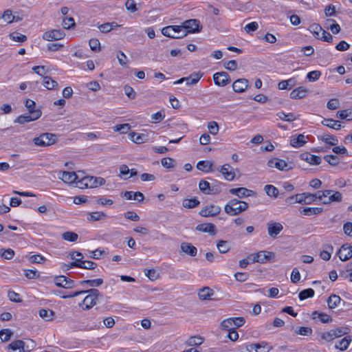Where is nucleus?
Returning a JSON list of instances; mask_svg holds the SVG:
<instances>
[{"label": "nucleus", "instance_id": "nucleus-1", "mask_svg": "<svg viewBox=\"0 0 352 352\" xmlns=\"http://www.w3.org/2000/svg\"><path fill=\"white\" fill-rule=\"evenodd\" d=\"M324 196V192L309 193L303 192L300 194H296L295 196H290L287 197V204H292L295 203H299L301 204L309 205L316 202H318V199H321L319 195Z\"/></svg>", "mask_w": 352, "mask_h": 352}, {"label": "nucleus", "instance_id": "nucleus-2", "mask_svg": "<svg viewBox=\"0 0 352 352\" xmlns=\"http://www.w3.org/2000/svg\"><path fill=\"white\" fill-rule=\"evenodd\" d=\"M248 208V203L236 199L230 200L224 206L225 212L230 216L238 215L245 211Z\"/></svg>", "mask_w": 352, "mask_h": 352}, {"label": "nucleus", "instance_id": "nucleus-3", "mask_svg": "<svg viewBox=\"0 0 352 352\" xmlns=\"http://www.w3.org/2000/svg\"><path fill=\"white\" fill-rule=\"evenodd\" d=\"M83 292H85V294H88L85 297L82 302L79 303V305L80 306L82 304H83L85 305L83 309L89 310L96 305L100 293L98 289L94 288L83 290Z\"/></svg>", "mask_w": 352, "mask_h": 352}, {"label": "nucleus", "instance_id": "nucleus-4", "mask_svg": "<svg viewBox=\"0 0 352 352\" xmlns=\"http://www.w3.org/2000/svg\"><path fill=\"white\" fill-rule=\"evenodd\" d=\"M56 142V135L50 133H43L33 139L34 144L38 146H48L55 144Z\"/></svg>", "mask_w": 352, "mask_h": 352}, {"label": "nucleus", "instance_id": "nucleus-5", "mask_svg": "<svg viewBox=\"0 0 352 352\" xmlns=\"http://www.w3.org/2000/svg\"><path fill=\"white\" fill-rule=\"evenodd\" d=\"M79 188H96L105 184V179L102 177H85L78 181Z\"/></svg>", "mask_w": 352, "mask_h": 352}, {"label": "nucleus", "instance_id": "nucleus-6", "mask_svg": "<svg viewBox=\"0 0 352 352\" xmlns=\"http://www.w3.org/2000/svg\"><path fill=\"white\" fill-rule=\"evenodd\" d=\"M182 30L186 31L182 34V36H186L188 33L199 32L201 30L202 26L198 19H189L183 23Z\"/></svg>", "mask_w": 352, "mask_h": 352}, {"label": "nucleus", "instance_id": "nucleus-7", "mask_svg": "<svg viewBox=\"0 0 352 352\" xmlns=\"http://www.w3.org/2000/svg\"><path fill=\"white\" fill-rule=\"evenodd\" d=\"M41 111L40 109H37L36 111H30V113H29L28 114L19 116L14 122L23 124L31 121L36 120L41 116Z\"/></svg>", "mask_w": 352, "mask_h": 352}, {"label": "nucleus", "instance_id": "nucleus-8", "mask_svg": "<svg viewBox=\"0 0 352 352\" xmlns=\"http://www.w3.org/2000/svg\"><path fill=\"white\" fill-rule=\"evenodd\" d=\"M220 206L214 204L207 205L204 207L199 212V215L204 217H213L221 212Z\"/></svg>", "mask_w": 352, "mask_h": 352}, {"label": "nucleus", "instance_id": "nucleus-9", "mask_svg": "<svg viewBox=\"0 0 352 352\" xmlns=\"http://www.w3.org/2000/svg\"><path fill=\"white\" fill-rule=\"evenodd\" d=\"M54 282L57 287L65 289H72L76 287L75 281L65 276H56Z\"/></svg>", "mask_w": 352, "mask_h": 352}, {"label": "nucleus", "instance_id": "nucleus-10", "mask_svg": "<svg viewBox=\"0 0 352 352\" xmlns=\"http://www.w3.org/2000/svg\"><path fill=\"white\" fill-rule=\"evenodd\" d=\"M182 31V25H169L165 28H163L162 30V33L163 35L173 38H184V36H177L176 34H178Z\"/></svg>", "mask_w": 352, "mask_h": 352}, {"label": "nucleus", "instance_id": "nucleus-11", "mask_svg": "<svg viewBox=\"0 0 352 352\" xmlns=\"http://www.w3.org/2000/svg\"><path fill=\"white\" fill-rule=\"evenodd\" d=\"M274 256L272 252L267 251H260L257 253L252 254L248 256L252 263H265Z\"/></svg>", "mask_w": 352, "mask_h": 352}, {"label": "nucleus", "instance_id": "nucleus-12", "mask_svg": "<svg viewBox=\"0 0 352 352\" xmlns=\"http://www.w3.org/2000/svg\"><path fill=\"white\" fill-rule=\"evenodd\" d=\"M8 352H29L32 349L25 347V344L23 340H17L12 342L8 346Z\"/></svg>", "mask_w": 352, "mask_h": 352}, {"label": "nucleus", "instance_id": "nucleus-13", "mask_svg": "<svg viewBox=\"0 0 352 352\" xmlns=\"http://www.w3.org/2000/svg\"><path fill=\"white\" fill-rule=\"evenodd\" d=\"M214 83L221 87H224L231 82L230 75L225 72H217L213 75Z\"/></svg>", "mask_w": 352, "mask_h": 352}, {"label": "nucleus", "instance_id": "nucleus-14", "mask_svg": "<svg viewBox=\"0 0 352 352\" xmlns=\"http://www.w3.org/2000/svg\"><path fill=\"white\" fill-rule=\"evenodd\" d=\"M65 36V32L61 30H52L45 32L43 35V38L46 41H58L63 38Z\"/></svg>", "mask_w": 352, "mask_h": 352}, {"label": "nucleus", "instance_id": "nucleus-15", "mask_svg": "<svg viewBox=\"0 0 352 352\" xmlns=\"http://www.w3.org/2000/svg\"><path fill=\"white\" fill-rule=\"evenodd\" d=\"M58 178L67 184H72L74 182L79 184L78 182H76L78 176L75 172L59 171Z\"/></svg>", "mask_w": 352, "mask_h": 352}, {"label": "nucleus", "instance_id": "nucleus-16", "mask_svg": "<svg viewBox=\"0 0 352 352\" xmlns=\"http://www.w3.org/2000/svg\"><path fill=\"white\" fill-rule=\"evenodd\" d=\"M230 194L237 196L239 198L242 199L244 197H250L255 194V192L244 187L236 188H230L229 190Z\"/></svg>", "mask_w": 352, "mask_h": 352}, {"label": "nucleus", "instance_id": "nucleus-17", "mask_svg": "<svg viewBox=\"0 0 352 352\" xmlns=\"http://www.w3.org/2000/svg\"><path fill=\"white\" fill-rule=\"evenodd\" d=\"M249 86V81L245 78H239L232 83V89L236 93L244 92Z\"/></svg>", "mask_w": 352, "mask_h": 352}, {"label": "nucleus", "instance_id": "nucleus-18", "mask_svg": "<svg viewBox=\"0 0 352 352\" xmlns=\"http://www.w3.org/2000/svg\"><path fill=\"white\" fill-rule=\"evenodd\" d=\"M338 255L341 261H347L352 257V246L347 244L342 245Z\"/></svg>", "mask_w": 352, "mask_h": 352}, {"label": "nucleus", "instance_id": "nucleus-19", "mask_svg": "<svg viewBox=\"0 0 352 352\" xmlns=\"http://www.w3.org/2000/svg\"><path fill=\"white\" fill-rule=\"evenodd\" d=\"M308 139V136L303 134H298V135H292L290 140V145L295 148H299L304 146Z\"/></svg>", "mask_w": 352, "mask_h": 352}, {"label": "nucleus", "instance_id": "nucleus-20", "mask_svg": "<svg viewBox=\"0 0 352 352\" xmlns=\"http://www.w3.org/2000/svg\"><path fill=\"white\" fill-rule=\"evenodd\" d=\"M283 229V226L277 222L274 223H268L267 224V231L268 234L272 238H276L278 234L280 232V231Z\"/></svg>", "mask_w": 352, "mask_h": 352}, {"label": "nucleus", "instance_id": "nucleus-21", "mask_svg": "<svg viewBox=\"0 0 352 352\" xmlns=\"http://www.w3.org/2000/svg\"><path fill=\"white\" fill-rule=\"evenodd\" d=\"M220 173L223 175L225 179L232 181L235 177V173L233 168L228 164H226L221 167Z\"/></svg>", "mask_w": 352, "mask_h": 352}, {"label": "nucleus", "instance_id": "nucleus-22", "mask_svg": "<svg viewBox=\"0 0 352 352\" xmlns=\"http://www.w3.org/2000/svg\"><path fill=\"white\" fill-rule=\"evenodd\" d=\"M323 211L322 208L319 207H300L299 212L302 215L312 216L320 214Z\"/></svg>", "mask_w": 352, "mask_h": 352}, {"label": "nucleus", "instance_id": "nucleus-23", "mask_svg": "<svg viewBox=\"0 0 352 352\" xmlns=\"http://www.w3.org/2000/svg\"><path fill=\"white\" fill-rule=\"evenodd\" d=\"M300 157L302 160L306 161L312 165H318L322 162L320 157L311 155L309 153H301Z\"/></svg>", "mask_w": 352, "mask_h": 352}, {"label": "nucleus", "instance_id": "nucleus-24", "mask_svg": "<svg viewBox=\"0 0 352 352\" xmlns=\"http://www.w3.org/2000/svg\"><path fill=\"white\" fill-rule=\"evenodd\" d=\"M308 89L304 87H298L290 93V98L295 100L305 98L308 94Z\"/></svg>", "mask_w": 352, "mask_h": 352}, {"label": "nucleus", "instance_id": "nucleus-25", "mask_svg": "<svg viewBox=\"0 0 352 352\" xmlns=\"http://www.w3.org/2000/svg\"><path fill=\"white\" fill-rule=\"evenodd\" d=\"M196 230L202 232H207L211 235H214L217 232L215 226L213 223H201L196 226Z\"/></svg>", "mask_w": 352, "mask_h": 352}, {"label": "nucleus", "instance_id": "nucleus-26", "mask_svg": "<svg viewBox=\"0 0 352 352\" xmlns=\"http://www.w3.org/2000/svg\"><path fill=\"white\" fill-rule=\"evenodd\" d=\"M123 197L128 200H136L138 202H142L144 199V195L141 192L125 191L123 193Z\"/></svg>", "mask_w": 352, "mask_h": 352}, {"label": "nucleus", "instance_id": "nucleus-27", "mask_svg": "<svg viewBox=\"0 0 352 352\" xmlns=\"http://www.w3.org/2000/svg\"><path fill=\"white\" fill-rule=\"evenodd\" d=\"M180 247L182 252L190 256H195L197 253V248L190 243L183 242Z\"/></svg>", "mask_w": 352, "mask_h": 352}, {"label": "nucleus", "instance_id": "nucleus-28", "mask_svg": "<svg viewBox=\"0 0 352 352\" xmlns=\"http://www.w3.org/2000/svg\"><path fill=\"white\" fill-rule=\"evenodd\" d=\"M312 319L316 321H320L322 323H328L331 321V318L327 314L320 313L315 311L311 314Z\"/></svg>", "mask_w": 352, "mask_h": 352}, {"label": "nucleus", "instance_id": "nucleus-29", "mask_svg": "<svg viewBox=\"0 0 352 352\" xmlns=\"http://www.w3.org/2000/svg\"><path fill=\"white\" fill-rule=\"evenodd\" d=\"M199 188L201 192L205 195L214 194V188L210 186V184L206 180H201L199 184Z\"/></svg>", "mask_w": 352, "mask_h": 352}, {"label": "nucleus", "instance_id": "nucleus-30", "mask_svg": "<svg viewBox=\"0 0 352 352\" xmlns=\"http://www.w3.org/2000/svg\"><path fill=\"white\" fill-rule=\"evenodd\" d=\"M204 74L201 72H193L189 76L186 77L188 80H186V85L187 86H191L197 84L199 80L201 78Z\"/></svg>", "mask_w": 352, "mask_h": 352}, {"label": "nucleus", "instance_id": "nucleus-31", "mask_svg": "<svg viewBox=\"0 0 352 352\" xmlns=\"http://www.w3.org/2000/svg\"><path fill=\"white\" fill-rule=\"evenodd\" d=\"M213 163L211 161H199L197 164V168L205 173L213 171Z\"/></svg>", "mask_w": 352, "mask_h": 352}, {"label": "nucleus", "instance_id": "nucleus-32", "mask_svg": "<svg viewBox=\"0 0 352 352\" xmlns=\"http://www.w3.org/2000/svg\"><path fill=\"white\" fill-rule=\"evenodd\" d=\"M267 165L271 168H276L283 170L286 166V162L278 159H271L268 161Z\"/></svg>", "mask_w": 352, "mask_h": 352}, {"label": "nucleus", "instance_id": "nucleus-33", "mask_svg": "<svg viewBox=\"0 0 352 352\" xmlns=\"http://www.w3.org/2000/svg\"><path fill=\"white\" fill-rule=\"evenodd\" d=\"M39 316L45 321H52L55 316V313L49 309H41L39 310Z\"/></svg>", "mask_w": 352, "mask_h": 352}, {"label": "nucleus", "instance_id": "nucleus-34", "mask_svg": "<svg viewBox=\"0 0 352 352\" xmlns=\"http://www.w3.org/2000/svg\"><path fill=\"white\" fill-rule=\"evenodd\" d=\"M129 136L131 140L136 144H142L146 141L147 136L143 133H136L135 132H131Z\"/></svg>", "mask_w": 352, "mask_h": 352}, {"label": "nucleus", "instance_id": "nucleus-35", "mask_svg": "<svg viewBox=\"0 0 352 352\" xmlns=\"http://www.w3.org/2000/svg\"><path fill=\"white\" fill-rule=\"evenodd\" d=\"M103 279L102 278H96V279H91V280H84L80 281L79 284L80 285H87L90 287H96L100 286L103 283Z\"/></svg>", "mask_w": 352, "mask_h": 352}, {"label": "nucleus", "instance_id": "nucleus-36", "mask_svg": "<svg viewBox=\"0 0 352 352\" xmlns=\"http://www.w3.org/2000/svg\"><path fill=\"white\" fill-rule=\"evenodd\" d=\"M322 124L327 127L339 130L341 129L342 125L340 124V122L338 120H335L333 119H324V120L322 122Z\"/></svg>", "mask_w": 352, "mask_h": 352}, {"label": "nucleus", "instance_id": "nucleus-37", "mask_svg": "<svg viewBox=\"0 0 352 352\" xmlns=\"http://www.w3.org/2000/svg\"><path fill=\"white\" fill-rule=\"evenodd\" d=\"M107 214L103 212H89L87 214V220L88 221H99L100 219H105L107 218Z\"/></svg>", "mask_w": 352, "mask_h": 352}, {"label": "nucleus", "instance_id": "nucleus-38", "mask_svg": "<svg viewBox=\"0 0 352 352\" xmlns=\"http://www.w3.org/2000/svg\"><path fill=\"white\" fill-rule=\"evenodd\" d=\"M200 204V201L196 198L185 199L182 201V205L186 208H195L197 207Z\"/></svg>", "mask_w": 352, "mask_h": 352}, {"label": "nucleus", "instance_id": "nucleus-39", "mask_svg": "<svg viewBox=\"0 0 352 352\" xmlns=\"http://www.w3.org/2000/svg\"><path fill=\"white\" fill-rule=\"evenodd\" d=\"M43 85L47 89H56L58 85V82L50 76H44Z\"/></svg>", "mask_w": 352, "mask_h": 352}, {"label": "nucleus", "instance_id": "nucleus-40", "mask_svg": "<svg viewBox=\"0 0 352 352\" xmlns=\"http://www.w3.org/2000/svg\"><path fill=\"white\" fill-rule=\"evenodd\" d=\"M217 248L220 253L225 254L230 250V245L228 241L219 240L217 243Z\"/></svg>", "mask_w": 352, "mask_h": 352}, {"label": "nucleus", "instance_id": "nucleus-41", "mask_svg": "<svg viewBox=\"0 0 352 352\" xmlns=\"http://www.w3.org/2000/svg\"><path fill=\"white\" fill-rule=\"evenodd\" d=\"M214 294L212 289L210 287H204L201 289L198 293L201 300H208Z\"/></svg>", "mask_w": 352, "mask_h": 352}, {"label": "nucleus", "instance_id": "nucleus-42", "mask_svg": "<svg viewBox=\"0 0 352 352\" xmlns=\"http://www.w3.org/2000/svg\"><path fill=\"white\" fill-rule=\"evenodd\" d=\"M351 342V337L346 336L336 343V348H337L341 351H344L349 347V345Z\"/></svg>", "mask_w": 352, "mask_h": 352}, {"label": "nucleus", "instance_id": "nucleus-43", "mask_svg": "<svg viewBox=\"0 0 352 352\" xmlns=\"http://www.w3.org/2000/svg\"><path fill=\"white\" fill-rule=\"evenodd\" d=\"M341 298L339 296L336 294L331 295L327 299V305L329 308L334 309L340 302Z\"/></svg>", "mask_w": 352, "mask_h": 352}, {"label": "nucleus", "instance_id": "nucleus-44", "mask_svg": "<svg viewBox=\"0 0 352 352\" xmlns=\"http://www.w3.org/2000/svg\"><path fill=\"white\" fill-rule=\"evenodd\" d=\"M333 248L331 245H327L325 246V249L320 252V256L324 261H329L331 258Z\"/></svg>", "mask_w": 352, "mask_h": 352}, {"label": "nucleus", "instance_id": "nucleus-45", "mask_svg": "<svg viewBox=\"0 0 352 352\" xmlns=\"http://www.w3.org/2000/svg\"><path fill=\"white\" fill-rule=\"evenodd\" d=\"M315 292L311 288H308L301 291L299 293L298 297L300 300H303L308 298H311L314 296Z\"/></svg>", "mask_w": 352, "mask_h": 352}, {"label": "nucleus", "instance_id": "nucleus-46", "mask_svg": "<svg viewBox=\"0 0 352 352\" xmlns=\"http://www.w3.org/2000/svg\"><path fill=\"white\" fill-rule=\"evenodd\" d=\"M312 329L308 327H300L295 330V333L297 335L309 336L312 334Z\"/></svg>", "mask_w": 352, "mask_h": 352}, {"label": "nucleus", "instance_id": "nucleus-47", "mask_svg": "<svg viewBox=\"0 0 352 352\" xmlns=\"http://www.w3.org/2000/svg\"><path fill=\"white\" fill-rule=\"evenodd\" d=\"M327 28L333 33V34H338L340 31V27L338 23H335V21L333 19H328L327 21Z\"/></svg>", "mask_w": 352, "mask_h": 352}, {"label": "nucleus", "instance_id": "nucleus-48", "mask_svg": "<svg viewBox=\"0 0 352 352\" xmlns=\"http://www.w3.org/2000/svg\"><path fill=\"white\" fill-rule=\"evenodd\" d=\"M258 348H259L258 344H248L245 346L244 348H243L241 352H267V350L262 349V350H258Z\"/></svg>", "mask_w": 352, "mask_h": 352}, {"label": "nucleus", "instance_id": "nucleus-49", "mask_svg": "<svg viewBox=\"0 0 352 352\" xmlns=\"http://www.w3.org/2000/svg\"><path fill=\"white\" fill-rule=\"evenodd\" d=\"M62 238L67 241L75 242L77 241L78 235L75 232L68 231L63 233Z\"/></svg>", "mask_w": 352, "mask_h": 352}, {"label": "nucleus", "instance_id": "nucleus-50", "mask_svg": "<svg viewBox=\"0 0 352 352\" xmlns=\"http://www.w3.org/2000/svg\"><path fill=\"white\" fill-rule=\"evenodd\" d=\"M113 129L114 131L124 134L128 133L131 129V125L129 124H117L113 127Z\"/></svg>", "mask_w": 352, "mask_h": 352}, {"label": "nucleus", "instance_id": "nucleus-51", "mask_svg": "<svg viewBox=\"0 0 352 352\" xmlns=\"http://www.w3.org/2000/svg\"><path fill=\"white\" fill-rule=\"evenodd\" d=\"M264 190L267 195L270 197H276L278 194V190L272 185H266L264 188Z\"/></svg>", "mask_w": 352, "mask_h": 352}, {"label": "nucleus", "instance_id": "nucleus-52", "mask_svg": "<svg viewBox=\"0 0 352 352\" xmlns=\"http://www.w3.org/2000/svg\"><path fill=\"white\" fill-rule=\"evenodd\" d=\"M318 192H324V196H322L321 194L319 195L321 197V199H318V202H322L323 204H329L331 202H329V196L330 194L333 192V190H318Z\"/></svg>", "mask_w": 352, "mask_h": 352}, {"label": "nucleus", "instance_id": "nucleus-53", "mask_svg": "<svg viewBox=\"0 0 352 352\" xmlns=\"http://www.w3.org/2000/svg\"><path fill=\"white\" fill-rule=\"evenodd\" d=\"M1 17L7 23H11L14 22V15L12 14V10L10 9L5 10L3 13L1 14Z\"/></svg>", "mask_w": 352, "mask_h": 352}, {"label": "nucleus", "instance_id": "nucleus-54", "mask_svg": "<svg viewBox=\"0 0 352 352\" xmlns=\"http://www.w3.org/2000/svg\"><path fill=\"white\" fill-rule=\"evenodd\" d=\"M321 140L324 142L326 144L334 146L338 144V139L334 135H324L322 137Z\"/></svg>", "mask_w": 352, "mask_h": 352}, {"label": "nucleus", "instance_id": "nucleus-55", "mask_svg": "<svg viewBox=\"0 0 352 352\" xmlns=\"http://www.w3.org/2000/svg\"><path fill=\"white\" fill-rule=\"evenodd\" d=\"M10 38L14 41L23 43L27 40L25 35L20 34L19 32H12L10 34Z\"/></svg>", "mask_w": 352, "mask_h": 352}, {"label": "nucleus", "instance_id": "nucleus-56", "mask_svg": "<svg viewBox=\"0 0 352 352\" xmlns=\"http://www.w3.org/2000/svg\"><path fill=\"white\" fill-rule=\"evenodd\" d=\"M12 332L8 329H5L0 331V339L2 342H7L10 339Z\"/></svg>", "mask_w": 352, "mask_h": 352}, {"label": "nucleus", "instance_id": "nucleus-57", "mask_svg": "<svg viewBox=\"0 0 352 352\" xmlns=\"http://www.w3.org/2000/svg\"><path fill=\"white\" fill-rule=\"evenodd\" d=\"M321 72L318 70H314L309 72L307 75V78L310 82H314L320 78Z\"/></svg>", "mask_w": 352, "mask_h": 352}, {"label": "nucleus", "instance_id": "nucleus-58", "mask_svg": "<svg viewBox=\"0 0 352 352\" xmlns=\"http://www.w3.org/2000/svg\"><path fill=\"white\" fill-rule=\"evenodd\" d=\"M329 202H340L342 201V194L338 191H333L331 194L329 196Z\"/></svg>", "mask_w": 352, "mask_h": 352}, {"label": "nucleus", "instance_id": "nucleus-59", "mask_svg": "<svg viewBox=\"0 0 352 352\" xmlns=\"http://www.w3.org/2000/svg\"><path fill=\"white\" fill-rule=\"evenodd\" d=\"M324 160L332 166H336L339 164V158L334 155H327L324 157Z\"/></svg>", "mask_w": 352, "mask_h": 352}, {"label": "nucleus", "instance_id": "nucleus-60", "mask_svg": "<svg viewBox=\"0 0 352 352\" xmlns=\"http://www.w3.org/2000/svg\"><path fill=\"white\" fill-rule=\"evenodd\" d=\"M90 48L94 52H99L100 50V43L98 39L91 38L89 42Z\"/></svg>", "mask_w": 352, "mask_h": 352}, {"label": "nucleus", "instance_id": "nucleus-61", "mask_svg": "<svg viewBox=\"0 0 352 352\" xmlns=\"http://www.w3.org/2000/svg\"><path fill=\"white\" fill-rule=\"evenodd\" d=\"M161 163L162 165L166 168H170L175 166V160L170 157L162 158Z\"/></svg>", "mask_w": 352, "mask_h": 352}, {"label": "nucleus", "instance_id": "nucleus-62", "mask_svg": "<svg viewBox=\"0 0 352 352\" xmlns=\"http://www.w3.org/2000/svg\"><path fill=\"white\" fill-rule=\"evenodd\" d=\"M203 338L199 336H192L188 340L189 346L200 345L203 343Z\"/></svg>", "mask_w": 352, "mask_h": 352}, {"label": "nucleus", "instance_id": "nucleus-63", "mask_svg": "<svg viewBox=\"0 0 352 352\" xmlns=\"http://www.w3.org/2000/svg\"><path fill=\"white\" fill-rule=\"evenodd\" d=\"M63 26L65 29H70L75 26V21L72 17H66L63 20Z\"/></svg>", "mask_w": 352, "mask_h": 352}, {"label": "nucleus", "instance_id": "nucleus-64", "mask_svg": "<svg viewBox=\"0 0 352 352\" xmlns=\"http://www.w3.org/2000/svg\"><path fill=\"white\" fill-rule=\"evenodd\" d=\"M351 114H352V109H345V110H342V111H338L336 113V117L340 119L344 120V119H346Z\"/></svg>", "mask_w": 352, "mask_h": 352}]
</instances>
